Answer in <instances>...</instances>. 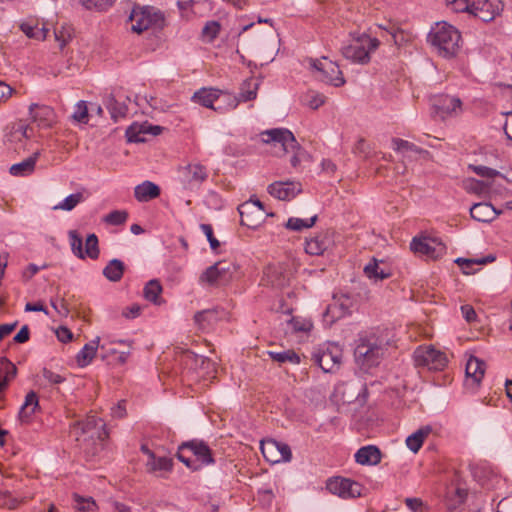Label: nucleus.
Instances as JSON below:
<instances>
[{
    "label": "nucleus",
    "mask_w": 512,
    "mask_h": 512,
    "mask_svg": "<svg viewBox=\"0 0 512 512\" xmlns=\"http://www.w3.org/2000/svg\"><path fill=\"white\" fill-rule=\"evenodd\" d=\"M428 42L443 58H453L460 50L461 34L447 22H438L428 34Z\"/></svg>",
    "instance_id": "f257e3e1"
},
{
    "label": "nucleus",
    "mask_w": 512,
    "mask_h": 512,
    "mask_svg": "<svg viewBox=\"0 0 512 512\" xmlns=\"http://www.w3.org/2000/svg\"><path fill=\"white\" fill-rule=\"evenodd\" d=\"M349 42L342 46L341 54L352 63L365 65L370 62V55L379 47L380 41L366 33L350 34Z\"/></svg>",
    "instance_id": "f03ea898"
},
{
    "label": "nucleus",
    "mask_w": 512,
    "mask_h": 512,
    "mask_svg": "<svg viewBox=\"0 0 512 512\" xmlns=\"http://www.w3.org/2000/svg\"><path fill=\"white\" fill-rule=\"evenodd\" d=\"M177 458L192 471L215 463L212 451L204 441L183 442L177 451Z\"/></svg>",
    "instance_id": "7ed1b4c3"
},
{
    "label": "nucleus",
    "mask_w": 512,
    "mask_h": 512,
    "mask_svg": "<svg viewBox=\"0 0 512 512\" xmlns=\"http://www.w3.org/2000/svg\"><path fill=\"white\" fill-rule=\"evenodd\" d=\"M385 351V341L375 333H369L359 337L354 355L362 366L373 367L380 363Z\"/></svg>",
    "instance_id": "20e7f679"
},
{
    "label": "nucleus",
    "mask_w": 512,
    "mask_h": 512,
    "mask_svg": "<svg viewBox=\"0 0 512 512\" xmlns=\"http://www.w3.org/2000/svg\"><path fill=\"white\" fill-rule=\"evenodd\" d=\"M131 30L142 33L150 28H161L164 25V15L159 9L151 6H135L129 16Z\"/></svg>",
    "instance_id": "39448f33"
},
{
    "label": "nucleus",
    "mask_w": 512,
    "mask_h": 512,
    "mask_svg": "<svg viewBox=\"0 0 512 512\" xmlns=\"http://www.w3.org/2000/svg\"><path fill=\"white\" fill-rule=\"evenodd\" d=\"M103 429L104 424L96 416H88L72 425V433L81 447L89 442L95 443L96 440H104L107 434Z\"/></svg>",
    "instance_id": "423d86ee"
},
{
    "label": "nucleus",
    "mask_w": 512,
    "mask_h": 512,
    "mask_svg": "<svg viewBox=\"0 0 512 512\" xmlns=\"http://www.w3.org/2000/svg\"><path fill=\"white\" fill-rule=\"evenodd\" d=\"M103 429L104 424L96 416H88L72 425V433L81 447L89 442L95 443L96 440H104L107 434Z\"/></svg>",
    "instance_id": "0eeeda50"
},
{
    "label": "nucleus",
    "mask_w": 512,
    "mask_h": 512,
    "mask_svg": "<svg viewBox=\"0 0 512 512\" xmlns=\"http://www.w3.org/2000/svg\"><path fill=\"white\" fill-rule=\"evenodd\" d=\"M310 65L317 73L316 77L320 81L334 87H341L345 84L346 81L338 64L328 58L311 59Z\"/></svg>",
    "instance_id": "6e6552de"
},
{
    "label": "nucleus",
    "mask_w": 512,
    "mask_h": 512,
    "mask_svg": "<svg viewBox=\"0 0 512 512\" xmlns=\"http://www.w3.org/2000/svg\"><path fill=\"white\" fill-rule=\"evenodd\" d=\"M236 271L237 267L233 262L219 261L201 274L200 282L213 286L225 285L232 280Z\"/></svg>",
    "instance_id": "1a4fd4ad"
},
{
    "label": "nucleus",
    "mask_w": 512,
    "mask_h": 512,
    "mask_svg": "<svg viewBox=\"0 0 512 512\" xmlns=\"http://www.w3.org/2000/svg\"><path fill=\"white\" fill-rule=\"evenodd\" d=\"M313 360L326 373L339 369L342 360V349L336 343H327L313 353Z\"/></svg>",
    "instance_id": "9d476101"
},
{
    "label": "nucleus",
    "mask_w": 512,
    "mask_h": 512,
    "mask_svg": "<svg viewBox=\"0 0 512 512\" xmlns=\"http://www.w3.org/2000/svg\"><path fill=\"white\" fill-rule=\"evenodd\" d=\"M410 249L416 254L433 260L442 257L446 252V246L440 239L428 236L414 237L410 243Z\"/></svg>",
    "instance_id": "9b49d317"
},
{
    "label": "nucleus",
    "mask_w": 512,
    "mask_h": 512,
    "mask_svg": "<svg viewBox=\"0 0 512 512\" xmlns=\"http://www.w3.org/2000/svg\"><path fill=\"white\" fill-rule=\"evenodd\" d=\"M260 449L264 458L273 464L289 462L292 458V452L289 445L274 439L261 441Z\"/></svg>",
    "instance_id": "f8f14e48"
},
{
    "label": "nucleus",
    "mask_w": 512,
    "mask_h": 512,
    "mask_svg": "<svg viewBox=\"0 0 512 512\" xmlns=\"http://www.w3.org/2000/svg\"><path fill=\"white\" fill-rule=\"evenodd\" d=\"M326 488L332 494L338 495L344 499L360 497L363 489L360 483L342 477L328 479Z\"/></svg>",
    "instance_id": "ddd939ff"
},
{
    "label": "nucleus",
    "mask_w": 512,
    "mask_h": 512,
    "mask_svg": "<svg viewBox=\"0 0 512 512\" xmlns=\"http://www.w3.org/2000/svg\"><path fill=\"white\" fill-rule=\"evenodd\" d=\"M416 364L429 370H442L447 364L446 355L433 347H420L414 352Z\"/></svg>",
    "instance_id": "4468645a"
},
{
    "label": "nucleus",
    "mask_w": 512,
    "mask_h": 512,
    "mask_svg": "<svg viewBox=\"0 0 512 512\" xmlns=\"http://www.w3.org/2000/svg\"><path fill=\"white\" fill-rule=\"evenodd\" d=\"M472 14L483 22H490L503 10L501 0H472Z\"/></svg>",
    "instance_id": "2eb2a0df"
},
{
    "label": "nucleus",
    "mask_w": 512,
    "mask_h": 512,
    "mask_svg": "<svg viewBox=\"0 0 512 512\" xmlns=\"http://www.w3.org/2000/svg\"><path fill=\"white\" fill-rule=\"evenodd\" d=\"M262 136L265 143L279 144L286 153L294 152L298 148V143L293 133L288 129L276 128L267 130L262 133Z\"/></svg>",
    "instance_id": "dca6fc26"
},
{
    "label": "nucleus",
    "mask_w": 512,
    "mask_h": 512,
    "mask_svg": "<svg viewBox=\"0 0 512 512\" xmlns=\"http://www.w3.org/2000/svg\"><path fill=\"white\" fill-rule=\"evenodd\" d=\"M432 103L437 114L442 118L457 116L462 112V101L455 96L446 94L437 95L434 96Z\"/></svg>",
    "instance_id": "f3484780"
},
{
    "label": "nucleus",
    "mask_w": 512,
    "mask_h": 512,
    "mask_svg": "<svg viewBox=\"0 0 512 512\" xmlns=\"http://www.w3.org/2000/svg\"><path fill=\"white\" fill-rule=\"evenodd\" d=\"M181 181L186 188H198L208 177L205 166L194 163L180 168Z\"/></svg>",
    "instance_id": "a211bd4d"
},
{
    "label": "nucleus",
    "mask_w": 512,
    "mask_h": 512,
    "mask_svg": "<svg viewBox=\"0 0 512 512\" xmlns=\"http://www.w3.org/2000/svg\"><path fill=\"white\" fill-rule=\"evenodd\" d=\"M292 276L293 272L288 263L271 264L265 270L267 282L276 288L288 285Z\"/></svg>",
    "instance_id": "6ab92c4d"
},
{
    "label": "nucleus",
    "mask_w": 512,
    "mask_h": 512,
    "mask_svg": "<svg viewBox=\"0 0 512 512\" xmlns=\"http://www.w3.org/2000/svg\"><path fill=\"white\" fill-rule=\"evenodd\" d=\"M352 305L353 301L348 295H335L333 297V302L327 306L324 312L325 320L333 323L334 321L349 315L351 313Z\"/></svg>",
    "instance_id": "aec40b11"
},
{
    "label": "nucleus",
    "mask_w": 512,
    "mask_h": 512,
    "mask_svg": "<svg viewBox=\"0 0 512 512\" xmlns=\"http://www.w3.org/2000/svg\"><path fill=\"white\" fill-rule=\"evenodd\" d=\"M241 217V225L250 229L258 228L265 220L267 215H270L265 210H261L252 203H242L238 207Z\"/></svg>",
    "instance_id": "412c9836"
},
{
    "label": "nucleus",
    "mask_w": 512,
    "mask_h": 512,
    "mask_svg": "<svg viewBox=\"0 0 512 512\" xmlns=\"http://www.w3.org/2000/svg\"><path fill=\"white\" fill-rule=\"evenodd\" d=\"M267 190L271 196L279 200L288 201L293 199L302 191V186L299 182L277 181L270 184Z\"/></svg>",
    "instance_id": "4be33fe9"
},
{
    "label": "nucleus",
    "mask_w": 512,
    "mask_h": 512,
    "mask_svg": "<svg viewBox=\"0 0 512 512\" xmlns=\"http://www.w3.org/2000/svg\"><path fill=\"white\" fill-rule=\"evenodd\" d=\"M29 114L32 122L36 123L41 129L50 128L55 122L54 110L47 105L33 103L29 106Z\"/></svg>",
    "instance_id": "5701e85b"
},
{
    "label": "nucleus",
    "mask_w": 512,
    "mask_h": 512,
    "mask_svg": "<svg viewBox=\"0 0 512 512\" xmlns=\"http://www.w3.org/2000/svg\"><path fill=\"white\" fill-rule=\"evenodd\" d=\"M486 364L483 360L470 356L467 360L465 373H466V385H471L473 388H478L484 374Z\"/></svg>",
    "instance_id": "b1692460"
},
{
    "label": "nucleus",
    "mask_w": 512,
    "mask_h": 512,
    "mask_svg": "<svg viewBox=\"0 0 512 512\" xmlns=\"http://www.w3.org/2000/svg\"><path fill=\"white\" fill-rule=\"evenodd\" d=\"M162 127L158 125H151L148 123H144L141 125L133 124L128 127L126 130V137L129 142H143L145 141L143 134H152L154 136H157L161 133Z\"/></svg>",
    "instance_id": "393cba45"
},
{
    "label": "nucleus",
    "mask_w": 512,
    "mask_h": 512,
    "mask_svg": "<svg viewBox=\"0 0 512 512\" xmlns=\"http://www.w3.org/2000/svg\"><path fill=\"white\" fill-rule=\"evenodd\" d=\"M501 213L487 202L476 203L470 208L471 217L479 222H491Z\"/></svg>",
    "instance_id": "a878e982"
},
{
    "label": "nucleus",
    "mask_w": 512,
    "mask_h": 512,
    "mask_svg": "<svg viewBox=\"0 0 512 512\" xmlns=\"http://www.w3.org/2000/svg\"><path fill=\"white\" fill-rule=\"evenodd\" d=\"M355 461L360 465H377L381 461V451L375 445L363 446L355 453Z\"/></svg>",
    "instance_id": "bb28decb"
},
{
    "label": "nucleus",
    "mask_w": 512,
    "mask_h": 512,
    "mask_svg": "<svg viewBox=\"0 0 512 512\" xmlns=\"http://www.w3.org/2000/svg\"><path fill=\"white\" fill-rule=\"evenodd\" d=\"M39 156L40 151H36L22 162L13 164L9 169L10 174L16 177H24L32 174Z\"/></svg>",
    "instance_id": "cd10ccee"
},
{
    "label": "nucleus",
    "mask_w": 512,
    "mask_h": 512,
    "mask_svg": "<svg viewBox=\"0 0 512 512\" xmlns=\"http://www.w3.org/2000/svg\"><path fill=\"white\" fill-rule=\"evenodd\" d=\"M37 408H39L38 396L34 391H30L26 394L25 401L20 407L19 420L22 423H28Z\"/></svg>",
    "instance_id": "c85d7f7f"
},
{
    "label": "nucleus",
    "mask_w": 512,
    "mask_h": 512,
    "mask_svg": "<svg viewBox=\"0 0 512 512\" xmlns=\"http://www.w3.org/2000/svg\"><path fill=\"white\" fill-rule=\"evenodd\" d=\"M219 95V90L215 88H201L194 93L192 100L206 108L215 111L216 101Z\"/></svg>",
    "instance_id": "c756f323"
},
{
    "label": "nucleus",
    "mask_w": 512,
    "mask_h": 512,
    "mask_svg": "<svg viewBox=\"0 0 512 512\" xmlns=\"http://www.w3.org/2000/svg\"><path fill=\"white\" fill-rule=\"evenodd\" d=\"M160 195V188L158 185L150 181H144L137 185L134 189V196L139 202H147Z\"/></svg>",
    "instance_id": "7c9ffc66"
},
{
    "label": "nucleus",
    "mask_w": 512,
    "mask_h": 512,
    "mask_svg": "<svg viewBox=\"0 0 512 512\" xmlns=\"http://www.w3.org/2000/svg\"><path fill=\"white\" fill-rule=\"evenodd\" d=\"M382 261H378L376 258H372L368 264L365 265L363 271L364 274L375 282L384 280L391 276V273L386 268L382 267Z\"/></svg>",
    "instance_id": "2f4dec72"
},
{
    "label": "nucleus",
    "mask_w": 512,
    "mask_h": 512,
    "mask_svg": "<svg viewBox=\"0 0 512 512\" xmlns=\"http://www.w3.org/2000/svg\"><path fill=\"white\" fill-rule=\"evenodd\" d=\"M17 368L7 358L0 359V394L7 388L9 383L16 377Z\"/></svg>",
    "instance_id": "473e14b6"
},
{
    "label": "nucleus",
    "mask_w": 512,
    "mask_h": 512,
    "mask_svg": "<svg viewBox=\"0 0 512 512\" xmlns=\"http://www.w3.org/2000/svg\"><path fill=\"white\" fill-rule=\"evenodd\" d=\"M240 100L232 93L219 90V95L216 101L215 111L219 113H225L227 111L235 109Z\"/></svg>",
    "instance_id": "72a5a7b5"
},
{
    "label": "nucleus",
    "mask_w": 512,
    "mask_h": 512,
    "mask_svg": "<svg viewBox=\"0 0 512 512\" xmlns=\"http://www.w3.org/2000/svg\"><path fill=\"white\" fill-rule=\"evenodd\" d=\"M432 429L430 426H424L412 433L406 438V445L410 451L417 453L423 445L424 440L429 436Z\"/></svg>",
    "instance_id": "f704fd0d"
},
{
    "label": "nucleus",
    "mask_w": 512,
    "mask_h": 512,
    "mask_svg": "<svg viewBox=\"0 0 512 512\" xmlns=\"http://www.w3.org/2000/svg\"><path fill=\"white\" fill-rule=\"evenodd\" d=\"M99 347V337L85 344L76 356L80 367H85L91 363Z\"/></svg>",
    "instance_id": "c9c22d12"
},
{
    "label": "nucleus",
    "mask_w": 512,
    "mask_h": 512,
    "mask_svg": "<svg viewBox=\"0 0 512 512\" xmlns=\"http://www.w3.org/2000/svg\"><path fill=\"white\" fill-rule=\"evenodd\" d=\"M162 291L161 283L157 279H152L146 283L143 289V296L147 301L160 305L163 302L161 298Z\"/></svg>",
    "instance_id": "e433bc0d"
},
{
    "label": "nucleus",
    "mask_w": 512,
    "mask_h": 512,
    "mask_svg": "<svg viewBox=\"0 0 512 512\" xmlns=\"http://www.w3.org/2000/svg\"><path fill=\"white\" fill-rule=\"evenodd\" d=\"M54 37L55 41L58 43L60 51H63L64 48L72 41L74 37V29L69 24L57 25L54 28Z\"/></svg>",
    "instance_id": "4c0bfd02"
},
{
    "label": "nucleus",
    "mask_w": 512,
    "mask_h": 512,
    "mask_svg": "<svg viewBox=\"0 0 512 512\" xmlns=\"http://www.w3.org/2000/svg\"><path fill=\"white\" fill-rule=\"evenodd\" d=\"M124 263L119 259H112L103 269V275L111 282H118L123 277Z\"/></svg>",
    "instance_id": "58836bf2"
},
{
    "label": "nucleus",
    "mask_w": 512,
    "mask_h": 512,
    "mask_svg": "<svg viewBox=\"0 0 512 512\" xmlns=\"http://www.w3.org/2000/svg\"><path fill=\"white\" fill-rule=\"evenodd\" d=\"M149 460L147 467L150 471H170L173 466L172 459L168 457H156L151 450H147Z\"/></svg>",
    "instance_id": "ea45409f"
},
{
    "label": "nucleus",
    "mask_w": 512,
    "mask_h": 512,
    "mask_svg": "<svg viewBox=\"0 0 512 512\" xmlns=\"http://www.w3.org/2000/svg\"><path fill=\"white\" fill-rule=\"evenodd\" d=\"M259 82L257 79L249 78L243 81L240 87L238 99L243 102L254 100L257 96Z\"/></svg>",
    "instance_id": "a19ab883"
},
{
    "label": "nucleus",
    "mask_w": 512,
    "mask_h": 512,
    "mask_svg": "<svg viewBox=\"0 0 512 512\" xmlns=\"http://www.w3.org/2000/svg\"><path fill=\"white\" fill-rule=\"evenodd\" d=\"M106 108L109 110L111 118L117 122L119 118L126 116L128 108L124 102H119L113 95H109L105 101Z\"/></svg>",
    "instance_id": "79ce46f5"
},
{
    "label": "nucleus",
    "mask_w": 512,
    "mask_h": 512,
    "mask_svg": "<svg viewBox=\"0 0 512 512\" xmlns=\"http://www.w3.org/2000/svg\"><path fill=\"white\" fill-rule=\"evenodd\" d=\"M328 239L318 235L306 241L305 251L310 255H321L328 247Z\"/></svg>",
    "instance_id": "37998d69"
},
{
    "label": "nucleus",
    "mask_w": 512,
    "mask_h": 512,
    "mask_svg": "<svg viewBox=\"0 0 512 512\" xmlns=\"http://www.w3.org/2000/svg\"><path fill=\"white\" fill-rule=\"evenodd\" d=\"M268 355L270 356V358L273 361L278 362L280 364L286 363V362H289L292 364L300 363V356L294 350L288 349V350H284V351H280V352L268 351Z\"/></svg>",
    "instance_id": "c03bdc74"
},
{
    "label": "nucleus",
    "mask_w": 512,
    "mask_h": 512,
    "mask_svg": "<svg viewBox=\"0 0 512 512\" xmlns=\"http://www.w3.org/2000/svg\"><path fill=\"white\" fill-rule=\"evenodd\" d=\"M317 221V215H314L308 219H301L297 217H291L286 222V228L293 231H301L303 229L311 228Z\"/></svg>",
    "instance_id": "a18cd8bd"
},
{
    "label": "nucleus",
    "mask_w": 512,
    "mask_h": 512,
    "mask_svg": "<svg viewBox=\"0 0 512 512\" xmlns=\"http://www.w3.org/2000/svg\"><path fill=\"white\" fill-rule=\"evenodd\" d=\"M99 254L98 238L94 233L89 234L85 242L84 259L88 257L92 260H96L99 258Z\"/></svg>",
    "instance_id": "49530a36"
},
{
    "label": "nucleus",
    "mask_w": 512,
    "mask_h": 512,
    "mask_svg": "<svg viewBox=\"0 0 512 512\" xmlns=\"http://www.w3.org/2000/svg\"><path fill=\"white\" fill-rule=\"evenodd\" d=\"M83 200H84L83 194L80 192L70 194L63 201H61L59 204L54 206L53 209L71 211Z\"/></svg>",
    "instance_id": "de8ad7c7"
},
{
    "label": "nucleus",
    "mask_w": 512,
    "mask_h": 512,
    "mask_svg": "<svg viewBox=\"0 0 512 512\" xmlns=\"http://www.w3.org/2000/svg\"><path fill=\"white\" fill-rule=\"evenodd\" d=\"M68 236L73 254L79 259H84L82 237L78 234L76 230H70Z\"/></svg>",
    "instance_id": "09e8293b"
},
{
    "label": "nucleus",
    "mask_w": 512,
    "mask_h": 512,
    "mask_svg": "<svg viewBox=\"0 0 512 512\" xmlns=\"http://www.w3.org/2000/svg\"><path fill=\"white\" fill-rule=\"evenodd\" d=\"M217 318V312L212 309H207L203 311H199L194 315L195 323L202 329L206 328V326Z\"/></svg>",
    "instance_id": "8fccbe9b"
},
{
    "label": "nucleus",
    "mask_w": 512,
    "mask_h": 512,
    "mask_svg": "<svg viewBox=\"0 0 512 512\" xmlns=\"http://www.w3.org/2000/svg\"><path fill=\"white\" fill-rule=\"evenodd\" d=\"M20 29L28 38L37 40H45L48 33V29L45 27L36 28L27 23L21 24Z\"/></svg>",
    "instance_id": "3c124183"
},
{
    "label": "nucleus",
    "mask_w": 512,
    "mask_h": 512,
    "mask_svg": "<svg viewBox=\"0 0 512 512\" xmlns=\"http://www.w3.org/2000/svg\"><path fill=\"white\" fill-rule=\"evenodd\" d=\"M221 29V25L218 21H208L202 29V37L208 42L214 41Z\"/></svg>",
    "instance_id": "603ef678"
},
{
    "label": "nucleus",
    "mask_w": 512,
    "mask_h": 512,
    "mask_svg": "<svg viewBox=\"0 0 512 512\" xmlns=\"http://www.w3.org/2000/svg\"><path fill=\"white\" fill-rule=\"evenodd\" d=\"M80 3L89 10L104 11L110 8L116 0H79Z\"/></svg>",
    "instance_id": "864d4df0"
},
{
    "label": "nucleus",
    "mask_w": 512,
    "mask_h": 512,
    "mask_svg": "<svg viewBox=\"0 0 512 512\" xmlns=\"http://www.w3.org/2000/svg\"><path fill=\"white\" fill-rule=\"evenodd\" d=\"M128 219V213L125 210H114L107 214L104 218V221L110 225H122Z\"/></svg>",
    "instance_id": "5fc2aeb1"
},
{
    "label": "nucleus",
    "mask_w": 512,
    "mask_h": 512,
    "mask_svg": "<svg viewBox=\"0 0 512 512\" xmlns=\"http://www.w3.org/2000/svg\"><path fill=\"white\" fill-rule=\"evenodd\" d=\"M471 1L472 0H445V3L453 12H469L472 14Z\"/></svg>",
    "instance_id": "6e6d98bb"
},
{
    "label": "nucleus",
    "mask_w": 512,
    "mask_h": 512,
    "mask_svg": "<svg viewBox=\"0 0 512 512\" xmlns=\"http://www.w3.org/2000/svg\"><path fill=\"white\" fill-rule=\"evenodd\" d=\"M72 118L79 123L86 124L88 122V108L85 101H79L76 104Z\"/></svg>",
    "instance_id": "4d7b16f0"
},
{
    "label": "nucleus",
    "mask_w": 512,
    "mask_h": 512,
    "mask_svg": "<svg viewBox=\"0 0 512 512\" xmlns=\"http://www.w3.org/2000/svg\"><path fill=\"white\" fill-rule=\"evenodd\" d=\"M75 501L77 503L76 508L79 512H95L96 503L92 498L85 499L79 495H75Z\"/></svg>",
    "instance_id": "13d9d810"
},
{
    "label": "nucleus",
    "mask_w": 512,
    "mask_h": 512,
    "mask_svg": "<svg viewBox=\"0 0 512 512\" xmlns=\"http://www.w3.org/2000/svg\"><path fill=\"white\" fill-rule=\"evenodd\" d=\"M392 145L393 149L397 152H405V151H412V152H419L420 149L413 143L403 140L400 138H394L392 139Z\"/></svg>",
    "instance_id": "bf43d9fd"
},
{
    "label": "nucleus",
    "mask_w": 512,
    "mask_h": 512,
    "mask_svg": "<svg viewBox=\"0 0 512 512\" xmlns=\"http://www.w3.org/2000/svg\"><path fill=\"white\" fill-rule=\"evenodd\" d=\"M12 131L14 134H19L21 137L26 139H30L34 135L33 128L22 120L13 125Z\"/></svg>",
    "instance_id": "052dcab7"
},
{
    "label": "nucleus",
    "mask_w": 512,
    "mask_h": 512,
    "mask_svg": "<svg viewBox=\"0 0 512 512\" xmlns=\"http://www.w3.org/2000/svg\"><path fill=\"white\" fill-rule=\"evenodd\" d=\"M42 377L50 384V385H58L63 383L66 380V377L56 373L48 368L42 369Z\"/></svg>",
    "instance_id": "680f3d73"
},
{
    "label": "nucleus",
    "mask_w": 512,
    "mask_h": 512,
    "mask_svg": "<svg viewBox=\"0 0 512 512\" xmlns=\"http://www.w3.org/2000/svg\"><path fill=\"white\" fill-rule=\"evenodd\" d=\"M455 263L461 268L464 274L469 275L474 273L473 266L478 265V260L459 257L455 260Z\"/></svg>",
    "instance_id": "e2e57ef3"
},
{
    "label": "nucleus",
    "mask_w": 512,
    "mask_h": 512,
    "mask_svg": "<svg viewBox=\"0 0 512 512\" xmlns=\"http://www.w3.org/2000/svg\"><path fill=\"white\" fill-rule=\"evenodd\" d=\"M325 96L317 92H309L307 94V105L312 109H317L325 103Z\"/></svg>",
    "instance_id": "0e129e2a"
},
{
    "label": "nucleus",
    "mask_w": 512,
    "mask_h": 512,
    "mask_svg": "<svg viewBox=\"0 0 512 512\" xmlns=\"http://www.w3.org/2000/svg\"><path fill=\"white\" fill-rule=\"evenodd\" d=\"M18 504V500L14 498L9 491L0 492V506L14 509Z\"/></svg>",
    "instance_id": "69168bd1"
},
{
    "label": "nucleus",
    "mask_w": 512,
    "mask_h": 512,
    "mask_svg": "<svg viewBox=\"0 0 512 512\" xmlns=\"http://www.w3.org/2000/svg\"><path fill=\"white\" fill-rule=\"evenodd\" d=\"M473 170L477 175L481 177L493 178L495 176H501V173L499 171L487 166H473Z\"/></svg>",
    "instance_id": "338daca9"
},
{
    "label": "nucleus",
    "mask_w": 512,
    "mask_h": 512,
    "mask_svg": "<svg viewBox=\"0 0 512 512\" xmlns=\"http://www.w3.org/2000/svg\"><path fill=\"white\" fill-rule=\"evenodd\" d=\"M201 229L204 232V234L206 235L207 240L210 243V247L213 250L218 248L219 247V241L214 237L213 229H212L211 225H209V224H202L201 225Z\"/></svg>",
    "instance_id": "774afa93"
}]
</instances>
